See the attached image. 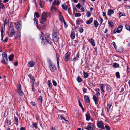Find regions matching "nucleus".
I'll list each match as a JSON object with an SVG mask.
<instances>
[{"instance_id": "obj_3", "label": "nucleus", "mask_w": 130, "mask_h": 130, "mask_svg": "<svg viewBox=\"0 0 130 130\" xmlns=\"http://www.w3.org/2000/svg\"><path fill=\"white\" fill-rule=\"evenodd\" d=\"M46 13L43 12L42 14V18L40 21V23L42 24H43L44 22L46 21Z\"/></svg>"}, {"instance_id": "obj_52", "label": "nucleus", "mask_w": 130, "mask_h": 130, "mask_svg": "<svg viewBox=\"0 0 130 130\" xmlns=\"http://www.w3.org/2000/svg\"><path fill=\"white\" fill-rule=\"evenodd\" d=\"M52 82L53 85L54 86H56L57 85V83L54 80H53L52 81Z\"/></svg>"}, {"instance_id": "obj_7", "label": "nucleus", "mask_w": 130, "mask_h": 130, "mask_svg": "<svg viewBox=\"0 0 130 130\" xmlns=\"http://www.w3.org/2000/svg\"><path fill=\"white\" fill-rule=\"evenodd\" d=\"M17 92L20 95L23 96L24 95V93L21 89V85H19L18 86Z\"/></svg>"}, {"instance_id": "obj_31", "label": "nucleus", "mask_w": 130, "mask_h": 130, "mask_svg": "<svg viewBox=\"0 0 130 130\" xmlns=\"http://www.w3.org/2000/svg\"><path fill=\"white\" fill-rule=\"evenodd\" d=\"M100 85L101 88V90L102 92H104V91L103 88H104V85L103 84H100Z\"/></svg>"}, {"instance_id": "obj_19", "label": "nucleus", "mask_w": 130, "mask_h": 130, "mask_svg": "<svg viewBox=\"0 0 130 130\" xmlns=\"http://www.w3.org/2000/svg\"><path fill=\"white\" fill-rule=\"evenodd\" d=\"M86 119L87 121L89 120L90 119V115L89 112H87L86 114Z\"/></svg>"}, {"instance_id": "obj_44", "label": "nucleus", "mask_w": 130, "mask_h": 130, "mask_svg": "<svg viewBox=\"0 0 130 130\" xmlns=\"http://www.w3.org/2000/svg\"><path fill=\"white\" fill-rule=\"evenodd\" d=\"M125 28L128 30H129L130 31V27L128 25H125Z\"/></svg>"}, {"instance_id": "obj_28", "label": "nucleus", "mask_w": 130, "mask_h": 130, "mask_svg": "<svg viewBox=\"0 0 130 130\" xmlns=\"http://www.w3.org/2000/svg\"><path fill=\"white\" fill-rule=\"evenodd\" d=\"M1 35L2 38L1 39V40H3L4 36H5V34L3 31V29H2L1 31Z\"/></svg>"}, {"instance_id": "obj_42", "label": "nucleus", "mask_w": 130, "mask_h": 130, "mask_svg": "<svg viewBox=\"0 0 130 130\" xmlns=\"http://www.w3.org/2000/svg\"><path fill=\"white\" fill-rule=\"evenodd\" d=\"M32 126L35 127V129H36L37 128V125L36 123H32Z\"/></svg>"}, {"instance_id": "obj_36", "label": "nucleus", "mask_w": 130, "mask_h": 130, "mask_svg": "<svg viewBox=\"0 0 130 130\" xmlns=\"http://www.w3.org/2000/svg\"><path fill=\"white\" fill-rule=\"evenodd\" d=\"M76 80L79 83H80L82 81V78H80V77L79 76H78V77H77L76 79Z\"/></svg>"}, {"instance_id": "obj_39", "label": "nucleus", "mask_w": 130, "mask_h": 130, "mask_svg": "<svg viewBox=\"0 0 130 130\" xmlns=\"http://www.w3.org/2000/svg\"><path fill=\"white\" fill-rule=\"evenodd\" d=\"M84 77L85 78H87L88 76L89 75L88 74V73L86 72H84Z\"/></svg>"}, {"instance_id": "obj_43", "label": "nucleus", "mask_w": 130, "mask_h": 130, "mask_svg": "<svg viewBox=\"0 0 130 130\" xmlns=\"http://www.w3.org/2000/svg\"><path fill=\"white\" fill-rule=\"evenodd\" d=\"M38 101L41 104L42 102V98L41 96H39L38 99Z\"/></svg>"}, {"instance_id": "obj_60", "label": "nucleus", "mask_w": 130, "mask_h": 130, "mask_svg": "<svg viewBox=\"0 0 130 130\" xmlns=\"http://www.w3.org/2000/svg\"><path fill=\"white\" fill-rule=\"evenodd\" d=\"M30 104L33 106H35L36 105L35 102H31L30 103Z\"/></svg>"}, {"instance_id": "obj_4", "label": "nucleus", "mask_w": 130, "mask_h": 130, "mask_svg": "<svg viewBox=\"0 0 130 130\" xmlns=\"http://www.w3.org/2000/svg\"><path fill=\"white\" fill-rule=\"evenodd\" d=\"M41 36L40 37V38L42 40V42H43V41H46L47 39L50 38V34H45V37L44 38H43V37L42 36V35H43L42 32H41Z\"/></svg>"}, {"instance_id": "obj_21", "label": "nucleus", "mask_w": 130, "mask_h": 130, "mask_svg": "<svg viewBox=\"0 0 130 130\" xmlns=\"http://www.w3.org/2000/svg\"><path fill=\"white\" fill-rule=\"evenodd\" d=\"M28 76L29 77L30 79L32 80L31 84H34L35 82V79L33 76L30 75H28Z\"/></svg>"}, {"instance_id": "obj_47", "label": "nucleus", "mask_w": 130, "mask_h": 130, "mask_svg": "<svg viewBox=\"0 0 130 130\" xmlns=\"http://www.w3.org/2000/svg\"><path fill=\"white\" fill-rule=\"evenodd\" d=\"M81 15V14L80 13H75V16L76 17H80Z\"/></svg>"}, {"instance_id": "obj_22", "label": "nucleus", "mask_w": 130, "mask_h": 130, "mask_svg": "<svg viewBox=\"0 0 130 130\" xmlns=\"http://www.w3.org/2000/svg\"><path fill=\"white\" fill-rule=\"evenodd\" d=\"M93 20V18H91L88 20L86 21V23L87 24H90L92 22Z\"/></svg>"}, {"instance_id": "obj_37", "label": "nucleus", "mask_w": 130, "mask_h": 130, "mask_svg": "<svg viewBox=\"0 0 130 130\" xmlns=\"http://www.w3.org/2000/svg\"><path fill=\"white\" fill-rule=\"evenodd\" d=\"M108 24L109 26L112 27L113 26V23L111 21H110L108 22Z\"/></svg>"}, {"instance_id": "obj_54", "label": "nucleus", "mask_w": 130, "mask_h": 130, "mask_svg": "<svg viewBox=\"0 0 130 130\" xmlns=\"http://www.w3.org/2000/svg\"><path fill=\"white\" fill-rule=\"evenodd\" d=\"M105 127L107 130H110V128L108 126L105 125Z\"/></svg>"}, {"instance_id": "obj_61", "label": "nucleus", "mask_w": 130, "mask_h": 130, "mask_svg": "<svg viewBox=\"0 0 130 130\" xmlns=\"http://www.w3.org/2000/svg\"><path fill=\"white\" fill-rule=\"evenodd\" d=\"M113 33L114 34H116V32L118 33V30L117 29H115L114 30L113 32Z\"/></svg>"}, {"instance_id": "obj_9", "label": "nucleus", "mask_w": 130, "mask_h": 130, "mask_svg": "<svg viewBox=\"0 0 130 130\" xmlns=\"http://www.w3.org/2000/svg\"><path fill=\"white\" fill-rule=\"evenodd\" d=\"M70 55L71 53L69 52H68L67 53L65 54L64 55L65 61L66 62L68 61Z\"/></svg>"}, {"instance_id": "obj_11", "label": "nucleus", "mask_w": 130, "mask_h": 130, "mask_svg": "<svg viewBox=\"0 0 130 130\" xmlns=\"http://www.w3.org/2000/svg\"><path fill=\"white\" fill-rule=\"evenodd\" d=\"M35 64V63L34 62L30 61H29L27 64V66L29 67H34Z\"/></svg>"}, {"instance_id": "obj_53", "label": "nucleus", "mask_w": 130, "mask_h": 130, "mask_svg": "<svg viewBox=\"0 0 130 130\" xmlns=\"http://www.w3.org/2000/svg\"><path fill=\"white\" fill-rule=\"evenodd\" d=\"M59 18L62 17L63 20H64V19L63 18V16L62 15V14L61 12H59Z\"/></svg>"}, {"instance_id": "obj_62", "label": "nucleus", "mask_w": 130, "mask_h": 130, "mask_svg": "<svg viewBox=\"0 0 130 130\" xmlns=\"http://www.w3.org/2000/svg\"><path fill=\"white\" fill-rule=\"evenodd\" d=\"M83 29L81 28H80L79 29V32L80 33H82L83 32Z\"/></svg>"}, {"instance_id": "obj_18", "label": "nucleus", "mask_w": 130, "mask_h": 130, "mask_svg": "<svg viewBox=\"0 0 130 130\" xmlns=\"http://www.w3.org/2000/svg\"><path fill=\"white\" fill-rule=\"evenodd\" d=\"M84 99L86 103H88L89 102V98L88 96L85 95L84 96Z\"/></svg>"}, {"instance_id": "obj_46", "label": "nucleus", "mask_w": 130, "mask_h": 130, "mask_svg": "<svg viewBox=\"0 0 130 130\" xmlns=\"http://www.w3.org/2000/svg\"><path fill=\"white\" fill-rule=\"evenodd\" d=\"M86 15L87 17H90L91 16V12L89 11H88L86 14Z\"/></svg>"}, {"instance_id": "obj_56", "label": "nucleus", "mask_w": 130, "mask_h": 130, "mask_svg": "<svg viewBox=\"0 0 130 130\" xmlns=\"http://www.w3.org/2000/svg\"><path fill=\"white\" fill-rule=\"evenodd\" d=\"M39 4L40 7L42 8H43V6L41 2V1H40V2H39Z\"/></svg>"}, {"instance_id": "obj_59", "label": "nucleus", "mask_w": 130, "mask_h": 130, "mask_svg": "<svg viewBox=\"0 0 130 130\" xmlns=\"http://www.w3.org/2000/svg\"><path fill=\"white\" fill-rule=\"evenodd\" d=\"M64 24V26L66 28L67 27H68V25L66 24V23L65 22L64 20H63Z\"/></svg>"}, {"instance_id": "obj_1", "label": "nucleus", "mask_w": 130, "mask_h": 130, "mask_svg": "<svg viewBox=\"0 0 130 130\" xmlns=\"http://www.w3.org/2000/svg\"><path fill=\"white\" fill-rule=\"evenodd\" d=\"M8 36L10 37H12L15 34V31L14 28L12 24H10L8 29Z\"/></svg>"}, {"instance_id": "obj_57", "label": "nucleus", "mask_w": 130, "mask_h": 130, "mask_svg": "<svg viewBox=\"0 0 130 130\" xmlns=\"http://www.w3.org/2000/svg\"><path fill=\"white\" fill-rule=\"evenodd\" d=\"M34 20L35 23V22H36L37 25H38V23L37 22L38 21H37H37L36 20V18H35V17L34 18Z\"/></svg>"}, {"instance_id": "obj_17", "label": "nucleus", "mask_w": 130, "mask_h": 130, "mask_svg": "<svg viewBox=\"0 0 130 130\" xmlns=\"http://www.w3.org/2000/svg\"><path fill=\"white\" fill-rule=\"evenodd\" d=\"M56 57L57 59V65H58V69H59L60 68L59 66V56L57 53H56Z\"/></svg>"}, {"instance_id": "obj_27", "label": "nucleus", "mask_w": 130, "mask_h": 130, "mask_svg": "<svg viewBox=\"0 0 130 130\" xmlns=\"http://www.w3.org/2000/svg\"><path fill=\"white\" fill-rule=\"evenodd\" d=\"M59 35H54L53 37H54V40L56 42H57L58 40V36Z\"/></svg>"}, {"instance_id": "obj_13", "label": "nucleus", "mask_w": 130, "mask_h": 130, "mask_svg": "<svg viewBox=\"0 0 130 130\" xmlns=\"http://www.w3.org/2000/svg\"><path fill=\"white\" fill-rule=\"evenodd\" d=\"M112 104V103L111 102L109 101L108 102L107 104V111L108 112H109V109L111 107Z\"/></svg>"}, {"instance_id": "obj_41", "label": "nucleus", "mask_w": 130, "mask_h": 130, "mask_svg": "<svg viewBox=\"0 0 130 130\" xmlns=\"http://www.w3.org/2000/svg\"><path fill=\"white\" fill-rule=\"evenodd\" d=\"M48 86L49 87V88L50 89H51V88L52 86V84L51 83H50V80H48Z\"/></svg>"}, {"instance_id": "obj_14", "label": "nucleus", "mask_w": 130, "mask_h": 130, "mask_svg": "<svg viewBox=\"0 0 130 130\" xmlns=\"http://www.w3.org/2000/svg\"><path fill=\"white\" fill-rule=\"evenodd\" d=\"M21 36V32L20 31H17L16 35L15 36V39H19Z\"/></svg>"}, {"instance_id": "obj_64", "label": "nucleus", "mask_w": 130, "mask_h": 130, "mask_svg": "<svg viewBox=\"0 0 130 130\" xmlns=\"http://www.w3.org/2000/svg\"><path fill=\"white\" fill-rule=\"evenodd\" d=\"M80 10L81 12H84L85 11L83 7L82 6Z\"/></svg>"}, {"instance_id": "obj_50", "label": "nucleus", "mask_w": 130, "mask_h": 130, "mask_svg": "<svg viewBox=\"0 0 130 130\" xmlns=\"http://www.w3.org/2000/svg\"><path fill=\"white\" fill-rule=\"evenodd\" d=\"M79 106H80V107L83 110V112L84 111V108L83 106V105H82L80 103L79 104Z\"/></svg>"}, {"instance_id": "obj_5", "label": "nucleus", "mask_w": 130, "mask_h": 130, "mask_svg": "<svg viewBox=\"0 0 130 130\" xmlns=\"http://www.w3.org/2000/svg\"><path fill=\"white\" fill-rule=\"evenodd\" d=\"M85 128L88 130H93L94 128V127L92 123H89L87 127Z\"/></svg>"}, {"instance_id": "obj_20", "label": "nucleus", "mask_w": 130, "mask_h": 130, "mask_svg": "<svg viewBox=\"0 0 130 130\" xmlns=\"http://www.w3.org/2000/svg\"><path fill=\"white\" fill-rule=\"evenodd\" d=\"M113 13L114 11L112 10L109 9L108 11L107 15H108L110 16L111 14H113Z\"/></svg>"}, {"instance_id": "obj_25", "label": "nucleus", "mask_w": 130, "mask_h": 130, "mask_svg": "<svg viewBox=\"0 0 130 130\" xmlns=\"http://www.w3.org/2000/svg\"><path fill=\"white\" fill-rule=\"evenodd\" d=\"M62 8L64 10H66L68 9V6L65 3L63 4L62 5Z\"/></svg>"}, {"instance_id": "obj_29", "label": "nucleus", "mask_w": 130, "mask_h": 130, "mask_svg": "<svg viewBox=\"0 0 130 130\" xmlns=\"http://www.w3.org/2000/svg\"><path fill=\"white\" fill-rule=\"evenodd\" d=\"M59 0H55L53 3V5H56L58 6L59 4Z\"/></svg>"}, {"instance_id": "obj_23", "label": "nucleus", "mask_w": 130, "mask_h": 130, "mask_svg": "<svg viewBox=\"0 0 130 130\" xmlns=\"http://www.w3.org/2000/svg\"><path fill=\"white\" fill-rule=\"evenodd\" d=\"M89 41L93 46H95V44L94 40L92 39H89Z\"/></svg>"}, {"instance_id": "obj_15", "label": "nucleus", "mask_w": 130, "mask_h": 130, "mask_svg": "<svg viewBox=\"0 0 130 130\" xmlns=\"http://www.w3.org/2000/svg\"><path fill=\"white\" fill-rule=\"evenodd\" d=\"M93 100L95 104L96 105H97L98 104V102H99V100L97 98L95 95H93Z\"/></svg>"}, {"instance_id": "obj_8", "label": "nucleus", "mask_w": 130, "mask_h": 130, "mask_svg": "<svg viewBox=\"0 0 130 130\" xmlns=\"http://www.w3.org/2000/svg\"><path fill=\"white\" fill-rule=\"evenodd\" d=\"M49 67L50 70L52 72H54L56 68L54 64H52L51 62L50 61Z\"/></svg>"}, {"instance_id": "obj_35", "label": "nucleus", "mask_w": 130, "mask_h": 130, "mask_svg": "<svg viewBox=\"0 0 130 130\" xmlns=\"http://www.w3.org/2000/svg\"><path fill=\"white\" fill-rule=\"evenodd\" d=\"M112 66L113 67L116 68H118L119 67V64L116 63H113V64Z\"/></svg>"}, {"instance_id": "obj_38", "label": "nucleus", "mask_w": 130, "mask_h": 130, "mask_svg": "<svg viewBox=\"0 0 130 130\" xmlns=\"http://www.w3.org/2000/svg\"><path fill=\"white\" fill-rule=\"evenodd\" d=\"M51 11L53 12V11H55L56 10H57V9L53 5L51 8Z\"/></svg>"}, {"instance_id": "obj_55", "label": "nucleus", "mask_w": 130, "mask_h": 130, "mask_svg": "<svg viewBox=\"0 0 130 130\" xmlns=\"http://www.w3.org/2000/svg\"><path fill=\"white\" fill-rule=\"evenodd\" d=\"M44 24H41V27H42V29H44L45 27V25H44Z\"/></svg>"}, {"instance_id": "obj_26", "label": "nucleus", "mask_w": 130, "mask_h": 130, "mask_svg": "<svg viewBox=\"0 0 130 130\" xmlns=\"http://www.w3.org/2000/svg\"><path fill=\"white\" fill-rule=\"evenodd\" d=\"M123 26L122 25H120L118 27L117 29L118 30V33H120L122 29Z\"/></svg>"}, {"instance_id": "obj_48", "label": "nucleus", "mask_w": 130, "mask_h": 130, "mask_svg": "<svg viewBox=\"0 0 130 130\" xmlns=\"http://www.w3.org/2000/svg\"><path fill=\"white\" fill-rule=\"evenodd\" d=\"M79 56L78 54H77L76 57L75 58L74 57V58L73 60H74V61H76V60L79 58Z\"/></svg>"}, {"instance_id": "obj_2", "label": "nucleus", "mask_w": 130, "mask_h": 130, "mask_svg": "<svg viewBox=\"0 0 130 130\" xmlns=\"http://www.w3.org/2000/svg\"><path fill=\"white\" fill-rule=\"evenodd\" d=\"M2 55L3 60L2 61V62L5 64H7L8 63L7 62L8 61L7 54L5 52H4L3 53Z\"/></svg>"}, {"instance_id": "obj_24", "label": "nucleus", "mask_w": 130, "mask_h": 130, "mask_svg": "<svg viewBox=\"0 0 130 130\" xmlns=\"http://www.w3.org/2000/svg\"><path fill=\"white\" fill-rule=\"evenodd\" d=\"M70 37L72 39H73L75 38V34L74 32L73 31L71 32Z\"/></svg>"}, {"instance_id": "obj_49", "label": "nucleus", "mask_w": 130, "mask_h": 130, "mask_svg": "<svg viewBox=\"0 0 130 130\" xmlns=\"http://www.w3.org/2000/svg\"><path fill=\"white\" fill-rule=\"evenodd\" d=\"M8 40V38L6 37L4 40H2L3 42H7Z\"/></svg>"}, {"instance_id": "obj_33", "label": "nucleus", "mask_w": 130, "mask_h": 130, "mask_svg": "<svg viewBox=\"0 0 130 130\" xmlns=\"http://www.w3.org/2000/svg\"><path fill=\"white\" fill-rule=\"evenodd\" d=\"M14 120L15 121V122H16L15 123V124L17 126L18 125V124H19L18 122V118L15 116L14 118Z\"/></svg>"}, {"instance_id": "obj_63", "label": "nucleus", "mask_w": 130, "mask_h": 130, "mask_svg": "<svg viewBox=\"0 0 130 130\" xmlns=\"http://www.w3.org/2000/svg\"><path fill=\"white\" fill-rule=\"evenodd\" d=\"M9 1V0H3V1H2L1 2H3L4 3H6L7 2Z\"/></svg>"}, {"instance_id": "obj_10", "label": "nucleus", "mask_w": 130, "mask_h": 130, "mask_svg": "<svg viewBox=\"0 0 130 130\" xmlns=\"http://www.w3.org/2000/svg\"><path fill=\"white\" fill-rule=\"evenodd\" d=\"M53 41L54 40L52 39L49 38L47 39L46 41H43V42H42V43L43 44L46 43H48L50 44H51L53 43Z\"/></svg>"}, {"instance_id": "obj_12", "label": "nucleus", "mask_w": 130, "mask_h": 130, "mask_svg": "<svg viewBox=\"0 0 130 130\" xmlns=\"http://www.w3.org/2000/svg\"><path fill=\"white\" fill-rule=\"evenodd\" d=\"M98 127L100 128H102V129H105V128L104 126L103 125V122L102 121H100L98 124Z\"/></svg>"}, {"instance_id": "obj_58", "label": "nucleus", "mask_w": 130, "mask_h": 130, "mask_svg": "<svg viewBox=\"0 0 130 130\" xmlns=\"http://www.w3.org/2000/svg\"><path fill=\"white\" fill-rule=\"evenodd\" d=\"M32 84V91H34L35 90V89L34 87V84Z\"/></svg>"}, {"instance_id": "obj_51", "label": "nucleus", "mask_w": 130, "mask_h": 130, "mask_svg": "<svg viewBox=\"0 0 130 130\" xmlns=\"http://www.w3.org/2000/svg\"><path fill=\"white\" fill-rule=\"evenodd\" d=\"M76 6L78 9H79L81 7V5L80 4L78 3L76 5Z\"/></svg>"}, {"instance_id": "obj_30", "label": "nucleus", "mask_w": 130, "mask_h": 130, "mask_svg": "<svg viewBox=\"0 0 130 130\" xmlns=\"http://www.w3.org/2000/svg\"><path fill=\"white\" fill-rule=\"evenodd\" d=\"M14 57V55L12 54L11 55L8 57V58L10 61L12 60Z\"/></svg>"}, {"instance_id": "obj_45", "label": "nucleus", "mask_w": 130, "mask_h": 130, "mask_svg": "<svg viewBox=\"0 0 130 130\" xmlns=\"http://www.w3.org/2000/svg\"><path fill=\"white\" fill-rule=\"evenodd\" d=\"M34 14L35 16H36L37 18H39L40 17L39 14L37 12H36Z\"/></svg>"}, {"instance_id": "obj_16", "label": "nucleus", "mask_w": 130, "mask_h": 130, "mask_svg": "<svg viewBox=\"0 0 130 130\" xmlns=\"http://www.w3.org/2000/svg\"><path fill=\"white\" fill-rule=\"evenodd\" d=\"M53 36H54V35H59V33L58 32V30L56 28H54L53 31Z\"/></svg>"}, {"instance_id": "obj_34", "label": "nucleus", "mask_w": 130, "mask_h": 130, "mask_svg": "<svg viewBox=\"0 0 130 130\" xmlns=\"http://www.w3.org/2000/svg\"><path fill=\"white\" fill-rule=\"evenodd\" d=\"M116 76V77L118 78H120V73L119 72H117L115 73Z\"/></svg>"}, {"instance_id": "obj_32", "label": "nucleus", "mask_w": 130, "mask_h": 130, "mask_svg": "<svg viewBox=\"0 0 130 130\" xmlns=\"http://www.w3.org/2000/svg\"><path fill=\"white\" fill-rule=\"evenodd\" d=\"M94 24L95 27H97L98 26L99 23L97 20H95L94 21Z\"/></svg>"}, {"instance_id": "obj_40", "label": "nucleus", "mask_w": 130, "mask_h": 130, "mask_svg": "<svg viewBox=\"0 0 130 130\" xmlns=\"http://www.w3.org/2000/svg\"><path fill=\"white\" fill-rule=\"evenodd\" d=\"M4 7V5L3 3H0V12L1 11V9H3Z\"/></svg>"}, {"instance_id": "obj_6", "label": "nucleus", "mask_w": 130, "mask_h": 130, "mask_svg": "<svg viewBox=\"0 0 130 130\" xmlns=\"http://www.w3.org/2000/svg\"><path fill=\"white\" fill-rule=\"evenodd\" d=\"M14 24L15 25V28L18 30H20L22 27V25L18 22L14 23Z\"/></svg>"}]
</instances>
